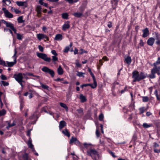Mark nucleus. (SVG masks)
I'll return each instance as SVG.
<instances>
[{
  "label": "nucleus",
  "instance_id": "obj_44",
  "mask_svg": "<svg viewBox=\"0 0 160 160\" xmlns=\"http://www.w3.org/2000/svg\"><path fill=\"white\" fill-rule=\"evenodd\" d=\"M0 65H2L5 67H7V65L6 64L5 61L2 60L1 58H0Z\"/></svg>",
  "mask_w": 160,
  "mask_h": 160
},
{
  "label": "nucleus",
  "instance_id": "obj_38",
  "mask_svg": "<svg viewBox=\"0 0 160 160\" xmlns=\"http://www.w3.org/2000/svg\"><path fill=\"white\" fill-rule=\"evenodd\" d=\"M16 125V123L15 122V121H13V122L10 124V123H8V126L7 127V129H8L9 128L12 127V126H14Z\"/></svg>",
  "mask_w": 160,
  "mask_h": 160
},
{
  "label": "nucleus",
  "instance_id": "obj_49",
  "mask_svg": "<svg viewBox=\"0 0 160 160\" xmlns=\"http://www.w3.org/2000/svg\"><path fill=\"white\" fill-rule=\"evenodd\" d=\"M70 3H73L76 2L78 1V0H66Z\"/></svg>",
  "mask_w": 160,
  "mask_h": 160
},
{
  "label": "nucleus",
  "instance_id": "obj_62",
  "mask_svg": "<svg viewBox=\"0 0 160 160\" xmlns=\"http://www.w3.org/2000/svg\"><path fill=\"white\" fill-rule=\"evenodd\" d=\"M1 79L3 80H6L7 79V78L5 75L2 74L1 75Z\"/></svg>",
  "mask_w": 160,
  "mask_h": 160
},
{
  "label": "nucleus",
  "instance_id": "obj_47",
  "mask_svg": "<svg viewBox=\"0 0 160 160\" xmlns=\"http://www.w3.org/2000/svg\"><path fill=\"white\" fill-rule=\"evenodd\" d=\"M80 50L81 51L79 52V53L80 54H82L84 53H87L88 52V51H85V50H84V49L82 48L80 49Z\"/></svg>",
  "mask_w": 160,
  "mask_h": 160
},
{
  "label": "nucleus",
  "instance_id": "obj_8",
  "mask_svg": "<svg viewBox=\"0 0 160 160\" xmlns=\"http://www.w3.org/2000/svg\"><path fill=\"white\" fill-rule=\"evenodd\" d=\"M17 4L19 6L23 7V9H25L26 7L28 6V3L27 2H22V1H17L16 2Z\"/></svg>",
  "mask_w": 160,
  "mask_h": 160
},
{
  "label": "nucleus",
  "instance_id": "obj_27",
  "mask_svg": "<svg viewBox=\"0 0 160 160\" xmlns=\"http://www.w3.org/2000/svg\"><path fill=\"white\" fill-rule=\"evenodd\" d=\"M40 84L41 85V87L42 88L44 89H46L48 90H49V86H48V85H45L41 82H40Z\"/></svg>",
  "mask_w": 160,
  "mask_h": 160
},
{
  "label": "nucleus",
  "instance_id": "obj_39",
  "mask_svg": "<svg viewBox=\"0 0 160 160\" xmlns=\"http://www.w3.org/2000/svg\"><path fill=\"white\" fill-rule=\"evenodd\" d=\"M20 108L21 111L22 110V109L24 107V102L22 100H21L20 101Z\"/></svg>",
  "mask_w": 160,
  "mask_h": 160
},
{
  "label": "nucleus",
  "instance_id": "obj_26",
  "mask_svg": "<svg viewBox=\"0 0 160 160\" xmlns=\"http://www.w3.org/2000/svg\"><path fill=\"white\" fill-rule=\"evenodd\" d=\"M80 99L81 100V102H85L87 101L85 97L82 94H80Z\"/></svg>",
  "mask_w": 160,
  "mask_h": 160
},
{
  "label": "nucleus",
  "instance_id": "obj_28",
  "mask_svg": "<svg viewBox=\"0 0 160 160\" xmlns=\"http://www.w3.org/2000/svg\"><path fill=\"white\" fill-rule=\"evenodd\" d=\"M72 46V43H71L69 46H67L65 47L64 50V52L65 53L68 52L70 49V48Z\"/></svg>",
  "mask_w": 160,
  "mask_h": 160
},
{
  "label": "nucleus",
  "instance_id": "obj_6",
  "mask_svg": "<svg viewBox=\"0 0 160 160\" xmlns=\"http://www.w3.org/2000/svg\"><path fill=\"white\" fill-rule=\"evenodd\" d=\"M155 44L158 46H160V34L158 32H155Z\"/></svg>",
  "mask_w": 160,
  "mask_h": 160
},
{
  "label": "nucleus",
  "instance_id": "obj_34",
  "mask_svg": "<svg viewBox=\"0 0 160 160\" xmlns=\"http://www.w3.org/2000/svg\"><path fill=\"white\" fill-rule=\"evenodd\" d=\"M77 139L76 138L72 137L70 140L69 144H71L73 143H74Z\"/></svg>",
  "mask_w": 160,
  "mask_h": 160
},
{
  "label": "nucleus",
  "instance_id": "obj_25",
  "mask_svg": "<svg viewBox=\"0 0 160 160\" xmlns=\"http://www.w3.org/2000/svg\"><path fill=\"white\" fill-rule=\"evenodd\" d=\"M23 75L24 77V78H26V79H28L29 78L28 77H26V76L28 75L29 76H35L33 74V73L28 72H27L25 73H23Z\"/></svg>",
  "mask_w": 160,
  "mask_h": 160
},
{
  "label": "nucleus",
  "instance_id": "obj_43",
  "mask_svg": "<svg viewBox=\"0 0 160 160\" xmlns=\"http://www.w3.org/2000/svg\"><path fill=\"white\" fill-rule=\"evenodd\" d=\"M1 82V84L4 86H8L9 84L8 82H5V81H2Z\"/></svg>",
  "mask_w": 160,
  "mask_h": 160
},
{
  "label": "nucleus",
  "instance_id": "obj_42",
  "mask_svg": "<svg viewBox=\"0 0 160 160\" xmlns=\"http://www.w3.org/2000/svg\"><path fill=\"white\" fill-rule=\"evenodd\" d=\"M6 113V111L5 109H2L0 110V116H2L5 115Z\"/></svg>",
  "mask_w": 160,
  "mask_h": 160
},
{
  "label": "nucleus",
  "instance_id": "obj_29",
  "mask_svg": "<svg viewBox=\"0 0 160 160\" xmlns=\"http://www.w3.org/2000/svg\"><path fill=\"white\" fill-rule=\"evenodd\" d=\"M60 105L61 107L65 108L66 111H68V108L67 106L66 105V104H65V103H63L60 102Z\"/></svg>",
  "mask_w": 160,
  "mask_h": 160
},
{
  "label": "nucleus",
  "instance_id": "obj_56",
  "mask_svg": "<svg viewBox=\"0 0 160 160\" xmlns=\"http://www.w3.org/2000/svg\"><path fill=\"white\" fill-rule=\"evenodd\" d=\"M75 144H76V145L78 146H81V143L79 141V140H77L76 141L75 143H74Z\"/></svg>",
  "mask_w": 160,
  "mask_h": 160
},
{
  "label": "nucleus",
  "instance_id": "obj_12",
  "mask_svg": "<svg viewBox=\"0 0 160 160\" xmlns=\"http://www.w3.org/2000/svg\"><path fill=\"white\" fill-rule=\"evenodd\" d=\"M2 22L6 25L7 27L11 29L14 27V25L10 22H7L3 20H2Z\"/></svg>",
  "mask_w": 160,
  "mask_h": 160
},
{
  "label": "nucleus",
  "instance_id": "obj_11",
  "mask_svg": "<svg viewBox=\"0 0 160 160\" xmlns=\"http://www.w3.org/2000/svg\"><path fill=\"white\" fill-rule=\"evenodd\" d=\"M2 22L6 25L7 27L11 29L14 27V25L10 22H7L3 20H2Z\"/></svg>",
  "mask_w": 160,
  "mask_h": 160
},
{
  "label": "nucleus",
  "instance_id": "obj_16",
  "mask_svg": "<svg viewBox=\"0 0 160 160\" xmlns=\"http://www.w3.org/2000/svg\"><path fill=\"white\" fill-rule=\"evenodd\" d=\"M6 62L7 64V66L11 67H12L16 63L17 60H16V59L15 58V60H14L13 62H9L7 61Z\"/></svg>",
  "mask_w": 160,
  "mask_h": 160
},
{
  "label": "nucleus",
  "instance_id": "obj_2",
  "mask_svg": "<svg viewBox=\"0 0 160 160\" xmlns=\"http://www.w3.org/2000/svg\"><path fill=\"white\" fill-rule=\"evenodd\" d=\"M87 155L90 156L93 160H96L98 154L97 151L95 149H91L87 151Z\"/></svg>",
  "mask_w": 160,
  "mask_h": 160
},
{
  "label": "nucleus",
  "instance_id": "obj_35",
  "mask_svg": "<svg viewBox=\"0 0 160 160\" xmlns=\"http://www.w3.org/2000/svg\"><path fill=\"white\" fill-rule=\"evenodd\" d=\"M88 71L89 72L90 75H91V76L92 77V79H96L95 77L94 76V74L91 71V69L90 68H88Z\"/></svg>",
  "mask_w": 160,
  "mask_h": 160
},
{
  "label": "nucleus",
  "instance_id": "obj_50",
  "mask_svg": "<svg viewBox=\"0 0 160 160\" xmlns=\"http://www.w3.org/2000/svg\"><path fill=\"white\" fill-rule=\"evenodd\" d=\"M144 108H145L144 107H142L139 108V111L140 114H142L144 112Z\"/></svg>",
  "mask_w": 160,
  "mask_h": 160
},
{
  "label": "nucleus",
  "instance_id": "obj_3",
  "mask_svg": "<svg viewBox=\"0 0 160 160\" xmlns=\"http://www.w3.org/2000/svg\"><path fill=\"white\" fill-rule=\"evenodd\" d=\"M36 54L38 57L41 58L46 62H49L51 61L50 58L48 57L47 55L46 54L37 52Z\"/></svg>",
  "mask_w": 160,
  "mask_h": 160
},
{
  "label": "nucleus",
  "instance_id": "obj_15",
  "mask_svg": "<svg viewBox=\"0 0 160 160\" xmlns=\"http://www.w3.org/2000/svg\"><path fill=\"white\" fill-rule=\"evenodd\" d=\"M5 16L6 17L12 18L13 17V15L8 12V11H4Z\"/></svg>",
  "mask_w": 160,
  "mask_h": 160
},
{
  "label": "nucleus",
  "instance_id": "obj_5",
  "mask_svg": "<svg viewBox=\"0 0 160 160\" xmlns=\"http://www.w3.org/2000/svg\"><path fill=\"white\" fill-rule=\"evenodd\" d=\"M23 75L22 73H19L18 74H14L13 78L18 82L22 80L23 78Z\"/></svg>",
  "mask_w": 160,
  "mask_h": 160
},
{
  "label": "nucleus",
  "instance_id": "obj_45",
  "mask_svg": "<svg viewBox=\"0 0 160 160\" xmlns=\"http://www.w3.org/2000/svg\"><path fill=\"white\" fill-rule=\"evenodd\" d=\"M17 38L18 40H21L22 39V36L19 33H17Z\"/></svg>",
  "mask_w": 160,
  "mask_h": 160
},
{
  "label": "nucleus",
  "instance_id": "obj_48",
  "mask_svg": "<svg viewBox=\"0 0 160 160\" xmlns=\"http://www.w3.org/2000/svg\"><path fill=\"white\" fill-rule=\"evenodd\" d=\"M145 43V42H143V41L142 39H140V42L139 43V45L140 46L142 47H143L144 46Z\"/></svg>",
  "mask_w": 160,
  "mask_h": 160
},
{
  "label": "nucleus",
  "instance_id": "obj_24",
  "mask_svg": "<svg viewBox=\"0 0 160 160\" xmlns=\"http://www.w3.org/2000/svg\"><path fill=\"white\" fill-rule=\"evenodd\" d=\"M22 158L24 160H32L30 158H29L28 154L26 153L22 155Z\"/></svg>",
  "mask_w": 160,
  "mask_h": 160
},
{
  "label": "nucleus",
  "instance_id": "obj_51",
  "mask_svg": "<svg viewBox=\"0 0 160 160\" xmlns=\"http://www.w3.org/2000/svg\"><path fill=\"white\" fill-rule=\"evenodd\" d=\"M104 118V116L103 114H101L99 116V119L100 121H102Z\"/></svg>",
  "mask_w": 160,
  "mask_h": 160
},
{
  "label": "nucleus",
  "instance_id": "obj_55",
  "mask_svg": "<svg viewBox=\"0 0 160 160\" xmlns=\"http://www.w3.org/2000/svg\"><path fill=\"white\" fill-rule=\"evenodd\" d=\"M51 52L52 54L54 55V56H57L58 55L56 51L54 50H52Z\"/></svg>",
  "mask_w": 160,
  "mask_h": 160
},
{
  "label": "nucleus",
  "instance_id": "obj_13",
  "mask_svg": "<svg viewBox=\"0 0 160 160\" xmlns=\"http://www.w3.org/2000/svg\"><path fill=\"white\" fill-rule=\"evenodd\" d=\"M69 23L70 22L69 21L66 22L62 26V30L66 31L67 29L69 28L70 27V25L69 24Z\"/></svg>",
  "mask_w": 160,
  "mask_h": 160
},
{
  "label": "nucleus",
  "instance_id": "obj_30",
  "mask_svg": "<svg viewBox=\"0 0 160 160\" xmlns=\"http://www.w3.org/2000/svg\"><path fill=\"white\" fill-rule=\"evenodd\" d=\"M152 126V124H148L146 123H144L143 124L142 126L145 128H148Z\"/></svg>",
  "mask_w": 160,
  "mask_h": 160
},
{
  "label": "nucleus",
  "instance_id": "obj_37",
  "mask_svg": "<svg viewBox=\"0 0 160 160\" xmlns=\"http://www.w3.org/2000/svg\"><path fill=\"white\" fill-rule=\"evenodd\" d=\"M2 2L7 6L11 4L10 0H3Z\"/></svg>",
  "mask_w": 160,
  "mask_h": 160
},
{
  "label": "nucleus",
  "instance_id": "obj_57",
  "mask_svg": "<svg viewBox=\"0 0 160 160\" xmlns=\"http://www.w3.org/2000/svg\"><path fill=\"white\" fill-rule=\"evenodd\" d=\"M38 48L40 51L41 52H43V48L41 45H39L38 46Z\"/></svg>",
  "mask_w": 160,
  "mask_h": 160
},
{
  "label": "nucleus",
  "instance_id": "obj_1",
  "mask_svg": "<svg viewBox=\"0 0 160 160\" xmlns=\"http://www.w3.org/2000/svg\"><path fill=\"white\" fill-rule=\"evenodd\" d=\"M157 73L158 75L160 74V66L158 67H153L151 70V73L148 76H147V73L141 72L139 73V72L137 71H134L132 72V78H134L133 82H135L137 81L139 82L142 80L146 78L147 77L153 79L156 78L155 73Z\"/></svg>",
  "mask_w": 160,
  "mask_h": 160
},
{
  "label": "nucleus",
  "instance_id": "obj_32",
  "mask_svg": "<svg viewBox=\"0 0 160 160\" xmlns=\"http://www.w3.org/2000/svg\"><path fill=\"white\" fill-rule=\"evenodd\" d=\"M62 18L65 19H68V13H65L62 14Z\"/></svg>",
  "mask_w": 160,
  "mask_h": 160
},
{
  "label": "nucleus",
  "instance_id": "obj_9",
  "mask_svg": "<svg viewBox=\"0 0 160 160\" xmlns=\"http://www.w3.org/2000/svg\"><path fill=\"white\" fill-rule=\"evenodd\" d=\"M143 34L142 37L143 38L147 37L149 34V32L148 28H146L145 29L142 30Z\"/></svg>",
  "mask_w": 160,
  "mask_h": 160
},
{
  "label": "nucleus",
  "instance_id": "obj_52",
  "mask_svg": "<svg viewBox=\"0 0 160 160\" xmlns=\"http://www.w3.org/2000/svg\"><path fill=\"white\" fill-rule=\"evenodd\" d=\"M28 145L29 147L31 149L34 148L33 145L32 144L31 141H30V140L29 141V142H28Z\"/></svg>",
  "mask_w": 160,
  "mask_h": 160
},
{
  "label": "nucleus",
  "instance_id": "obj_53",
  "mask_svg": "<svg viewBox=\"0 0 160 160\" xmlns=\"http://www.w3.org/2000/svg\"><path fill=\"white\" fill-rule=\"evenodd\" d=\"M77 111L78 112V113L81 115L83 114V110L82 108H80L79 109H78L77 110Z\"/></svg>",
  "mask_w": 160,
  "mask_h": 160
},
{
  "label": "nucleus",
  "instance_id": "obj_61",
  "mask_svg": "<svg viewBox=\"0 0 160 160\" xmlns=\"http://www.w3.org/2000/svg\"><path fill=\"white\" fill-rule=\"evenodd\" d=\"M109 153L113 157L115 158L116 157V156L114 155V153L113 152L110 151H109Z\"/></svg>",
  "mask_w": 160,
  "mask_h": 160
},
{
  "label": "nucleus",
  "instance_id": "obj_63",
  "mask_svg": "<svg viewBox=\"0 0 160 160\" xmlns=\"http://www.w3.org/2000/svg\"><path fill=\"white\" fill-rule=\"evenodd\" d=\"M96 136L98 138L99 136L100 135V133L98 131V129H97L96 132Z\"/></svg>",
  "mask_w": 160,
  "mask_h": 160
},
{
  "label": "nucleus",
  "instance_id": "obj_60",
  "mask_svg": "<svg viewBox=\"0 0 160 160\" xmlns=\"http://www.w3.org/2000/svg\"><path fill=\"white\" fill-rule=\"evenodd\" d=\"M118 1L117 0H113L112 1V4H114L116 6L117 5Z\"/></svg>",
  "mask_w": 160,
  "mask_h": 160
},
{
  "label": "nucleus",
  "instance_id": "obj_14",
  "mask_svg": "<svg viewBox=\"0 0 160 160\" xmlns=\"http://www.w3.org/2000/svg\"><path fill=\"white\" fill-rule=\"evenodd\" d=\"M67 123L64 120L61 121L59 122V128L61 130L64 126H66Z\"/></svg>",
  "mask_w": 160,
  "mask_h": 160
},
{
  "label": "nucleus",
  "instance_id": "obj_46",
  "mask_svg": "<svg viewBox=\"0 0 160 160\" xmlns=\"http://www.w3.org/2000/svg\"><path fill=\"white\" fill-rule=\"evenodd\" d=\"M137 137L136 134V133H134L132 137V141L135 142L137 139Z\"/></svg>",
  "mask_w": 160,
  "mask_h": 160
},
{
  "label": "nucleus",
  "instance_id": "obj_41",
  "mask_svg": "<svg viewBox=\"0 0 160 160\" xmlns=\"http://www.w3.org/2000/svg\"><path fill=\"white\" fill-rule=\"evenodd\" d=\"M142 101L144 102H147L149 100V98L147 96L142 97Z\"/></svg>",
  "mask_w": 160,
  "mask_h": 160
},
{
  "label": "nucleus",
  "instance_id": "obj_19",
  "mask_svg": "<svg viewBox=\"0 0 160 160\" xmlns=\"http://www.w3.org/2000/svg\"><path fill=\"white\" fill-rule=\"evenodd\" d=\"M62 132L65 135L67 136L68 137H69L70 135V132H69L67 129H66L64 130H62Z\"/></svg>",
  "mask_w": 160,
  "mask_h": 160
},
{
  "label": "nucleus",
  "instance_id": "obj_18",
  "mask_svg": "<svg viewBox=\"0 0 160 160\" xmlns=\"http://www.w3.org/2000/svg\"><path fill=\"white\" fill-rule=\"evenodd\" d=\"M62 34H58L56 35L55 38L54 40L57 41L61 40L62 39Z\"/></svg>",
  "mask_w": 160,
  "mask_h": 160
},
{
  "label": "nucleus",
  "instance_id": "obj_40",
  "mask_svg": "<svg viewBox=\"0 0 160 160\" xmlns=\"http://www.w3.org/2000/svg\"><path fill=\"white\" fill-rule=\"evenodd\" d=\"M84 74H85L84 73L82 72H80L78 71L76 75H77V76L79 77H84V76L83 75Z\"/></svg>",
  "mask_w": 160,
  "mask_h": 160
},
{
  "label": "nucleus",
  "instance_id": "obj_20",
  "mask_svg": "<svg viewBox=\"0 0 160 160\" xmlns=\"http://www.w3.org/2000/svg\"><path fill=\"white\" fill-rule=\"evenodd\" d=\"M93 83H89L90 85L89 86L91 87L92 88H95L97 86V82L96 79H93Z\"/></svg>",
  "mask_w": 160,
  "mask_h": 160
},
{
  "label": "nucleus",
  "instance_id": "obj_7",
  "mask_svg": "<svg viewBox=\"0 0 160 160\" xmlns=\"http://www.w3.org/2000/svg\"><path fill=\"white\" fill-rule=\"evenodd\" d=\"M37 37L39 40H41L43 39H46L47 41L49 40L48 37L46 35L42 33L38 34Z\"/></svg>",
  "mask_w": 160,
  "mask_h": 160
},
{
  "label": "nucleus",
  "instance_id": "obj_36",
  "mask_svg": "<svg viewBox=\"0 0 160 160\" xmlns=\"http://www.w3.org/2000/svg\"><path fill=\"white\" fill-rule=\"evenodd\" d=\"M57 56H52V61L54 62V63H55V62L56 61H58V58L57 57H56Z\"/></svg>",
  "mask_w": 160,
  "mask_h": 160
},
{
  "label": "nucleus",
  "instance_id": "obj_58",
  "mask_svg": "<svg viewBox=\"0 0 160 160\" xmlns=\"http://www.w3.org/2000/svg\"><path fill=\"white\" fill-rule=\"evenodd\" d=\"M128 91V89L127 87L126 86L124 88V89L123 90H122L121 91V93L122 94L125 92V91Z\"/></svg>",
  "mask_w": 160,
  "mask_h": 160
},
{
  "label": "nucleus",
  "instance_id": "obj_64",
  "mask_svg": "<svg viewBox=\"0 0 160 160\" xmlns=\"http://www.w3.org/2000/svg\"><path fill=\"white\" fill-rule=\"evenodd\" d=\"M108 26L109 28H111L112 27V23L111 22L109 21L108 22Z\"/></svg>",
  "mask_w": 160,
  "mask_h": 160
},
{
  "label": "nucleus",
  "instance_id": "obj_21",
  "mask_svg": "<svg viewBox=\"0 0 160 160\" xmlns=\"http://www.w3.org/2000/svg\"><path fill=\"white\" fill-rule=\"evenodd\" d=\"M159 64H160V57L158 58L157 61L153 63V65L154 66V67H158L157 66ZM151 65L152 66V65Z\"/></svg>",
  "mask_w": 160,
  "mask_h": 160
},
{
  "label": "nucleus",
  "instance_id": "obj_54",
  "mask_svg": "<svg viewBox=\"0 0 160 160\" xmlns=\"http://www.w3.org/2000/svg\"><path fill=\"white\" fill-rule=\"evenodd\" d=\"M17 52L16 51V49H14V53L13 56L12 57V58L14 59V60L16 58V60H17V57L16 56L17 54Z\"/></svg>",
  "mask_w": 160,
  "mask_h": 160
},
{
  "label": "nucleus",
  "instance_id": "obj_4",
  "mask_svg": "<svg viewBox=\"0 0 160 160\" xmlns=\"http://www.w3.org/2000/svg\"><path fill=\"white\" fill-rule=\"evenodd\" d=\"M42 70L46 73H48L50 74L52 78L54 77L55 75V72L53 70L46 67H43L42 68Z\"/></svg>",
  "mask_w": 160,
  "mask_h": 160
},
{
  "label": "nucleus",
  "instance_id": "obj_31",
  "mask_svg": "<svg viewBox=\"0 0 160 160\" xmlns=\"http://www.w3.org/2000/svg\"><path fill=\"white\" fill-rule=\"evenodd\" d=\"M22 16H20L18 18L17 20L18 23H22L24 22V20L22 19Z\"/></svg>",
  "mask_w": 160,
  "mask_h": 160
},
{
  "label": "nucleus",
  "instance_id": "obj_33",
  "mask_svg": "<svg viewBox=\"0 0 160 160\" xmlns=\"http://www.w3.org/2000/svg\"><path fill=\"white\" fill-rule=\"evenodd\" d=\"M154 94L156 97L157 99L158 100L160 101V94L159 95L158 94V92L157 90H156L154 92Z\"/></svg>",
  "mask_w": 160,
  "mask_h": 160
},
{
  "label": "nucleus",
  "instance_id": "obj_22",
  "mask_svg": "<svg viewBox=\"0 0 160 160\" xmlns=\"http://www.w3.org/2000/svg\"><path fill=\"white\" fill-rule=\"evenodd\" d=\"M125 61L127 64L130 65L132 62V59L131 57L129 56H127L126 58L125 59Z\"/></svg>",
  "mask_w": 160,
  "mask_h": 160
},
{
  "label": "nucleus",
  "instance_id": "obj_17",
  "mask_svg": "<svg viewBox=\"0 0 160 160\" xmlns=\"http://www.w3.org/2000/svg\"><path fill=\"white\" fill-rule=\"evenodd\" d=\"M72 15L74 16L75 17L80 18L83 16L82 12H76L72 14Z\"/></svg>",
  "mask_w": 160,
  "mask_h": 160
},
{
  "label": "nucleus",
  "instance_id": "obj_23",
  "mask_svg": "<svg viewBox=\"0 0 160 160\" xmlns=\"http://www.w3.org/2000/svg\"><path fill=\"white\" fill-rule=\"evenodd\" d=\"M58 74L59 75H62L63 73V71L61 66L60 65L57 69Z\"/></svg>",
  "mask_w": 160,
  "mask_h": 160
},
{
  "label": "nucleus",
  "instance_id": "obj_59",
  "mask_svg": "<svg viewBox=\"0 0 160 160\" xmlns=\"http://www.w3.org/2000/svg\"><path fill=\"white\" fill-rule=\"evenodd\" d=\"M63 80H64L63 78H58L56 79H54V81H57V82H58V81H63Z\"/></svg>",
  "mask_w": 160,
  "mask_h": 160
},
{
  "label": "nucleus",
  "instance_id": "obj_10",
  "mask_svg": "<svg viewBox=\"0 0 160 160\" xmlns=\"http://www.w3.org/2000/svg\"><path fill=\"white\" fill-rule=\"evenodd\" d=\"M155 41V39L153 37L149 38L147 41V44L150 46L153 45Z\"/></svg>",
  "mask_w": 160,
  "mask_h": 160
}]
</instances>
